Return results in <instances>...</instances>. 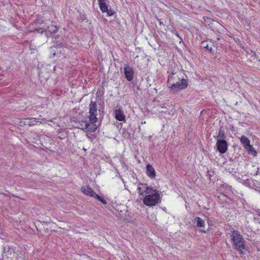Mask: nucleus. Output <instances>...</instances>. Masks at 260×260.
<instances>
[{
	"label": "nucleus",
	"instance_id": "obj_1",
	"mask_svg": "<svg viewBox=\"0 0 260 260\" xmlns=\"http://www.w3.org/2000/svg\"><path fill=\"white\" fill-rule=\"evenodd\" d=\"M230 237L234 248L236 249L240 254H244V250H246V241L239 231L235 230H232Z\"/></svg>",
	"mask_w": 260,
	"mask_h": 260
},
{
	"label": "nucleus",
	"instance_id": "obj_2",
	"mask_svg": "<svg viewBox=\"0 0 260 260\" xmlns=\"http://www.w3.org/2000/svg\"><path fill=\"white\" fill-rule=\"evenodd\" d=\"M143 197L144 204L149 207L155 206L161 202L160 194L155 189H153V191H151L150 193L146 194Z\"/></svg>",
	"mask_w": 260,
	"mask_h": 260
},
{
	"label": "nucleus",
	"instance_id": "obj_3",
	"mask_svg": "<svg viewBox=\"0 0 260 260\" xmlns=\"http://www.w3.org/2000/svg\"><path fill=\"white\" fill-rule=\"evenodd\" d=\"M89 120L92 122H97L98 116L100 114V110H98L96 102L91 101L89 105Z\"/></svg>",
	"mask_w": 260,
	"mask_h": 260
},
{
	"label": "nucleus",
	"instance_id": "obj_4",
	"mask_svg": "<svg viewBox=\"0 0 260 260\" xmlns=\"http://www.w3.org/2000/svg\"><path fill=\"white\" fill-rule=\"evenodd\" d=\"M182 75L181 72L177 73H171L168 78V86L172 90L173 87H175V83H177V81L180 79V76Z\"/></svg>",
	"mask_w": 260,
	"mask_h": 260
},
{
	"label": "nucleus",
	"instance_id": "obj_5",
	"mask_svg": "<svg viewBox=\"0 0 260 260\" xmlns=\"http://www.w3.org/2000/svg\"><path fill=\"white\" fill-rule=\"evenodd\" d=\"M175 87H173L172 91L174 92H178L180 90L185 89L188 85V80L186 79L180 77V79L175 83Z\"/></svg>",
	"mask_w": 260,
	"mask_h": 260
},
{
	"label": "nucleus",
	"instance_id": "obj_6",
	"mask_svg": "<svg viewBox=\"0 0 260 260\" xmlns=\"http://www.w3.org/2000/svg\"><path fill=\"white\" fill-rule=\"evenodd\" d=\"M153 188L148 186L147 183H143L140 182L138 184L137 190L139 191L140 196L144 197L145 195L148 193H150L151 191H153Z\"/></svg>",
	"mask_w": 260,
	"mask_h": 260
},
{
	"label": "nucleus",
	"instance_id": "obj_7",
	"mask_svg": "<svg viewBox=\"0 0 260 260\" xmlns=\"http://www.w3.org/2000/svg\"><path fill=\"white\" fill-rule=\"evenodd\" d=\"M114 117L119 121L126 122L125 116L124 114L122 108L119 106H116L113 110Z\"/></svg>",
	"mask_w": 260,
	"mask_h": 260
},
{
	"label": "nucleus",
	"instance_id": "obj_8",
	"mask_svg": "<svg viewBox=\"0 0 260 260\" xmlns=\"http://www.w3.org/2000/svg\"><path fill=\"white\" fill-rule=\"evenodd\" d=\"M216 147L218 152L222 154L227 151L229 144L226 140H217Z\"/></svg>",
	"mask_w": 260,
	"mask_h": 260
},
{
	"label": "nucleus",
	"instance_id": "obj_9",
	"mask_svg": "<svg viewBox=\"0 0 260 260\" xmlns=\"http://www.w3.org/2000/svg\"><path fill=\"white\" fill-rule=\"evenodd\" d=\"M123 71L126 80L128 81H132L134 78V71L133 68L130 67L128 64H125Z\"/></svg>",
	"mask_w": 260,
	"mask_h": 260
},
{
	"label": "nucleus",
	"instance_id": "obj_10",
	"mask_svg": "<svg viewBox=\"0 0 260 260\" xmlns=\"http://www.w3.org/2000/svg\"><path fill=\"white\" fill-rule=\"evenodd\" d=\"M96 122H92L89 120L88 122L85 121L84 127L83 129L89 132H94L97 128V126L95 124Z\"/></svg>",
	"mask_w": 260,
	"mask_h": 260
},
{
	"label": "nucleus",
	"instance_id": "obj_11",
	"mask_svg": "<svg viewBox=\"0 0 260 260\" xmlns=\"http://www.w3.org/2000/svg\"><path fill=\"white\" fill-rule=\"evenodd\" d=\"M146 174L151 178H154L156 176L154 168L149 164L146 166Z\"/></svg>",
	"mask_w": 260,
	"mask_h": 260
},
{
	"label": "nucleus",
	"instance_id": "obj_12",
	"mask_svg": "<svg viewBox=\"0 0 260 260\" xmlns=\"http://www.w3.org/2000/svg\"><path fill=\"white\" fill-rule=\"evenodd\" d=\"M98 3L100 10L102 12L105 13L108 11V3H109L108 0H105Z\"/></svg>",
	"mask_w": 260,
	"mask_h": 260
},
{
	"label": "nucleus",
	"instance_id": "obj_13",
	"mask_svg": "<svg viewBox=\"0 0 260 260\" xmlns=\"http://www.w3.org/2000/svg\"><path fill=\"white\" fill-rule=\"evenodd\" d=\"M81 191L85 194L91 197L93 194V190L89 186H82L81 188Z\"/></svg>",
	"mask_w": 260,
	"mask_h": 260
},
{
	"label": "nucleus",
	"instance_id": "obj_14",
	"mask_svg": "<svg viewBox=\"0 0 260 260\" xmlns=\"http://www.w3.org/2000/svg\"><path fill=\"white\" fill-rule=\"evenodd\" d=\"M215 138V137H214ZM226 136L225 135L224 132L222 130V127H220L218 135L216 138L217 140H226Z\"/></svg>",
	"mask_w": 260,
	"mask_h": 260
},
{
	"label": "nucleus",
	"instance_id": "obj_15",
	"mask_svg": "<svg viewBox=\"0 0 260 260\" xmlns=\"http://www.w3.org/2000/svg\"><path fill=\"white\" fill-rule=\"evenodd\" d=\"M240 141L244 148L250 144V141L247 137L244 135H242L240 138Z\"/></svg>",
	"mask_w": 260,
	"mask_h": 260
},
{
	"label": "nucleus",
	"instance_id": "obj_16",
	"mask_svg": "<svg viewBox=\"0 0 260 260\" xmlns=\"http://www.w3.org/2000/svg\"><path fill=\"white\" fill-rule=\"evenodd\" d=\"M194 221L197 222V226L199 228H204L205 226L204 220L199 217H196Z\"/></svg>",
	"mask_w": 260,
	"mask_h": 260
},
{
	"label": "nucleus",
	"instance_id": "obj_17",
	"mask_svg": "<svg viewBox=\"0 0 260 260\" xmlns=\"http://www.w3.org/2000/svg\"><path fill=\"white\" fill-rule=\"evenodd\" d=\"M245 148L248 151L249 153L253 155L254 156L256 155L257 152L255 150L253 146L250 144L248 145L247 146H246Z\"/></svg>",
	"mask_w": 260,
	"mask_h": 260
},
{
	"label": "nucleus",
	"instance_id": "obj_18",
	"mask_svg": "<svg viewBox=\"0 0 260 260\" xmlns=\"http://www.w3.org/2000/svg\"><path fill=\"white\" fill-rule=\"evenodd\" d=\"M47 29L48 30V32L54 34L57 31L58 28L55 25L51 24V25L48 26Z\"/></svg>",
	"mask_w": 260,
	"mask_h": 260
},
{
	"label": "nucleus",
	"instance_id": "obj_19",
	"mask_svg": "<svg viewBox=\"0 0 260 260\" xmlns=\"http://www.w3.org/2000/svg\"><path fill=\"white\" fill-rule=\"evenodd\" d=\"M77 12L79 14V15L78 16V19L80 20L81 22L84 21L86 19V15L84 13H82L81 11H78Z\"/></svg>",
	"mask_w": 260,
	"mask_h": 260
},
{
	"label": "nucleus",
	"instance_id": "obj_20",
	"mask_svg": "<svg viewBox=\"0 0 260 260\" xmlns=\"http://www.w3.org/2000/svg\"><path fill=\"white\" fill-rule=\"evenodd\" d=\"M203 19L205 23L208 25L212 24V23L214 22V20L210 18L207 16H204Z\"/></svg>",
	"mask_w": 260,
	"mask_h": 260
},
{
	"label": "nucleus",
	"instance_id": "obj_21",
	"mask_svg": "<svg viewBox=\"0 0 260 260\" xmlns=\"http://www.w3.org/2000/svg\"><path fill=\"white\" fill-rule=\"evenodd\" d=\"M38 121L36 120V118H31L29 119V121L27 122V124L29 125H34L37 124Z\"/></svg>",
	"mask_w": 260,
	"mask_h": 260
},
{
	"label": "nucleus",
	"instance_id": "obj_22",
	"mask_svg": "<svg viewBox=\"0 0 260 260\" xmlns=\"http://www.w3.org/2000/svg\"><path fill=\"white\" fill-rule=\"evenodd\" d=\"M205 42H202V44L204 45V47L208 51H209L210 52H213L212 47L211 46H209L208 44L205 45Z\"/></svg>",
	"mask_w": 260,
	"mask_h": 260
},
{
	"label": "nucleus",
	"instance_id": "obj_23",
	"mask_svg": "<svg viewBox=\"0 0 260 260\" xmlns=\"http://www.w3.org/2000/svg\"><path fill=\"white\" fill-rule=\"evenodd\" d=\"M55 47H60L65 46V43L62 42L56 41L55 42Z\"/></svg>",
	"mask_w": 260,
	"mask_h": 260
},
{
	"label": "nucleus",
	"instance_id": "obj_24",
	"mask_svg": "<svg viewBox=\"0 0 260 260\" xmlns=\"http://www.w3.org/2000/svg\"><path fill=\"white\" fill-rule=\"evenodd\" d=\"M98 200L104 205H106L107 204L106 201L104 199L103 197L101 196H100Z\"/></svg>",
	"mask_w": 260,
	"mask_h": 260
},
{
	"label": "nucleus",
	"instance_id": "obj_25",
	"mask_svg": "<svg viewBox=\"0 0 260 260\" xmlns=\"http://www.w3.org/2000/svg\"><path fill=\"white\" fill-rule=\"evenodd\" d=\"M106 12L107 13L108 16H112L114 14V12L111 8L110 9H108V11Z\"/></svg>",
	"mask_w": 260,
	"mask_h": 260
},
{
	"label": "nucleus",
	"instance_id": "obj_26",
	"mask_svg": "<svg viewBox=\"0 0 260 260\" xmlns=\"http://www.w3.org/2000/svg\"><path fill=\"white\" fill-rule=\"evenodd\" d=\"M45 35L47 38H49L52 37L53 34L50 32H48V30L46 29L45 31Z\"/></svg>",
	"mask_w": 260,
	"mask_h": 260
},
{
	"label": "nucleus",
	"instance_id": "obj_27",
	"mask_svg": "<svg viewBox=\"0 0 260 260\" xmlns=\"http://www.w3.org/2000/svg\"><path fill=\"white\" fill-rule=\"evenodd\" d=\"M100 196H99L97 193H96V192H95L94 191H93V194H92L91 196V197H93L96 199H98V198H99Z\"/></svg>",
	"mask_w": 260,
	"mask_h": 260
},
{
	"label": "nucleus",
	"instance_id": "obj_28",
	"mask_svg": "<svg viewBox=\"0 0 260 260\" xmlns=\"http://www.w3.org/2000/svg\"><path fill=\"white\" fill-rule=\"evenodd\" d=\"M256 214L258 216H260V210L259 209H258L256 211Z\"/></svg>",
	"mask_w": 260,
	"mask_h": 260
},
{
	"label": "nucleus",
	"instance_id": "obj_29",
	"mask_svg": "<svg viewBox=\"0 0 260 260\" xmlns=\"http://www.w3.org/2000/svg\"><path fill=\"white\" fill-rule=\"evenodd\" d=\"M53 55L54 56L55 55V53H53Z\"/></svg>",
	"mask_w": 260,
	"mask_h": 260
},
{
	"label": "nucleus",
	"instance_id": "obj_30",
	"mask_svg": "<svg viewBox=\"0 0 260 260\" xmlns=\"http://www.w3.org/2000/svg\"><path fill=\"white\" fill-rule=\"evenodd\" d=\"M208 175H209V177L211 176V174H208Z\"/></svg>",
	"mask_w": 260,
	"mask_h": 260
}]
</instances>
